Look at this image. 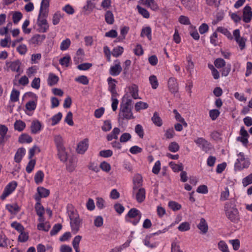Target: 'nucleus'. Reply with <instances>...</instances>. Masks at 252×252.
<instances>
[{"instance_id":"nucleus-1","label":"nucleus","mask_w":252,"mask_h":252,"mask_svg":"<svg viewBox=\"0 0 252 252\" xmlns=\"http://www.w3.org/2000/svg\"><path fill=\"white\" fill-rule=\"evenodd\" d=\"M133 101L126 95L122 98V102L120 104V112L118 115L119 121L120 120L133 119L135 117L132 112Z\"/></svg>"},{"instance_id":"nucleus-2","label":"nucleus","mask_w":252,"mask_h":252,"mask_svg":"<svg viewBox=\"0 0 252 252\" xmlns=\"http://www.w3.org/2000/svg\"><path fill=\"white\" fill-rule=\"evenodd\" d=\"M49 2L48 1L42 0L41 3L37 24L41 28V31L42 32H46L49 29V25L46 18L48 16Z\"/></svg>"},{"instance_id":"nucleus-3","label":"nucleus","mask_w":252,"mask_h":252,"mask_svg":"<svg viewBox=\"0 0 252 252\" xmlns=\"http://www.w3.org/2000/svg\"><path fill=\"white\" fill-rule=\"evenodd\" d=\"M69 217L72 232L75 234L80 230V227L82 223V220L80 218L79 215L76 211H70Z\"/></svg>"},{"instance_id":"nucleus-4","label":"nucleus","mask_w":252,"mask_h":252,"mask_svg":"<svg viewBox=\"0 0 252 252\" xmlns=\"http://www.w3.org/2000/svg\"><path fill=\"white\" fill-rule=\"evenodd\" d=\"M224 209L228 219L232 222H237L239 220V213L237 209L229 203H227L225 204Z\"/></svg>"},{"instance_id":"nucleus-5","label":"nucleus","mask_w":252,"mask_h":252,"mask_svg":"<svg viewBox=\"0 0 252 252\" xmlns=\"http://www.w3.org/2000/svg\"><path fill=\"white\" fill-rule=\"evenodd\" d=\"M35 199L37 201L35 205V210L37 215L39 216L38 221L39 222H44L45 220L44 217L45 213L44 208L40 203V198L39 197H35Z\"/></svg>"},{"instance_id":"nucleus-6","label":"nucleus","mask_w":252,"mask_h":252,"mask_svg":"<svg viewBox=\"0 0 252 252\" xmlns=\"http://www.w3.org/2000/svg\"><path fill=\"white\" fill-rule=\"evenodd\" d=\"M126 217H128L129 218H134L135 219L133 221H130V222L133 225H135L139 221L141 217V214L139 210L136 208H133L129 210L126 216Z\"/></svg>"},{"instance_id":"nucleus-7","label":"nucleus","mask_w":252,"mask_h":252,"mask_svg":"<svg viewBox=\"0 0 252 252\" xmlns=\"http://www.w3.org/2000/svg\"><path fill=\"white\" fill-rule=\"evenodd\" d=\"M17 186V183L15 181H12L9 183L5 188L4 191L0 197L1 200H4L5 198L10 194L16 189Z\"/></svg>"},{"instance_id":"nucleus-8","label":"nucleus","mask_w":252,"mask_h":252,"mask_svg":"<svg viewBox=\"0 0 252 252\" xmlns=\"http://www.w3.org/2000/svg\"><path fill=\"white\" fill-rule=\"evenodd\" d=\"M107 81L109 86L108 90L110 92L111 96H118L119 94L116 91V85L115 84L116 83H117V81L110 77L107 79Z\"/></svg>"},{"instance_id":"nucleus-9","label":"nucleus","mask_w":252,"mask_h":252,"mask_svg":"<svg viewBox=\"0 0 252 252\" xmlns=\"http://www.w3.org/2000/svg\"><path fill=\"white\" fill-rule=\"evenodd\" d=\"M252 18V11L251 6L246 5L243 10V20L244 22L248 23L251 22Z\"/></svg>"},{"instance_id":"nucleus-10","label":"nucleus","mask_w":252,"mask_h":252,"mask_svg":"<svg viewBox=\"0 0 252 252\" xmlns=\"http://www.w3.org/2000/svg\"><path fill=\"white\" fill-rule=\"evenodd\" d=\"M21 63L19 60H16L13 62H9L6 63V65L12 71L20 73V66Z\"/></svg>"},{"instance_id":"nucleus-11","label":"nucleus","mask_w":252,"mask_h":252,"mask_svg":"<svg viewBox=\"0 0 252 252\" xmlns=\"http://www.w3.org/2000/svg\"><path fill=\"white\" fill-rule=\"evenodd\" d=\"M133 188H132V193H134L138 188H139L142 185V177L139 174L135 175L133 179Z\"/></svg>"},{"instance_id":"nucleus-12","label":"nucleus","mask_w":252,"mask_h":252,"mask_svg":"<svg viewBox=\"0 0 252 252\" xmlns=\"http://www.w3.org/2000/svg\"><path fill=\"white\" fill-rule=\"evenodd\" d=\"M88 139L87 138L84 139L78 144L76 149L77 152L80 154H84L88 148Z\"/></svg>"},{"instance_id":"nucleus-13","label":"nucleus","mask_w":252,"mask_h":252,"mask_svg":"<svg viewBox=\"0 0 252 252\" xmlns=\"http://www.w3.org/2000/svg\"><path fill=\"white\" fill-rule=\"evenodd\" d=\"M168 86L172 93H176L178 92V84L175 78L171 77L169 79Z\"/></svg>"},{"instance_id":"nucleus-14","label":"nucleus","mask_w":252,"mask_h":252,"mask_svg":"<svg viewBox=\"0 0 252 252\" xmlns=\"http://www.w3.org/2000/svg\"><path fill=\"white\" fill-rule=\"evenodd\" d=\"M46 35L44 34H36L33 35L29 40L30 44L34 45H40L44 40Z\"/></svg>"},{"instance_id":"nucleus-15","label":"nucleus","mask_w":252,"mask_h":252,"mask_svg":"<svg viewBox=\"0 0 252 252\" xmlns=\"http://www.w3.org/2000/svg\"><path fill=\"white\" fill-rule=\"evenodd\" d=\"M134 193H135V197L138 203H142L143 202L145 199V189L144 188H138V189H137Z\"/></svg>"},{"instance_id":"nucleus-16","label":"nucleus","mask_w":252,"mask_h":252,"mask_svg":"<svg viewBox=\"0 0 252 252\" xmlns=\"http://www.w3.org/2000/svg\"><path fill=\"white\" fill-rule=\"evenodd\" d=\"M122 71V67L120 65V62L118 61V63L115 64L114 65L112 66L109 70V73L112 76L118 75Z\"/></svg>"},{"instance_id":"nucleus-17","label":"nucleus","mask_w":252,"mask_h":252,"mask_svg":"<svg viewBox=\"0 0 252 252\" xmlns=\"http://www.w3.org/2000/svg\"><path fill=\"white\" fill-rule=\"evenodd\" d=\"M41 124L38 120L33 121L31 124V130L33 134H36L41 130Z\"/></svg>"},{"instance_id":"nucleus-18","label":"nucleus","mask_w":252,"mask_h":252,"mask_svg":"<svg viewBox=\"0 0 252 252\" xmlns=\"http://www.w3.org/2000/svg\"><path fill=\"white\" fill-rule=\"evenodd\" d=\"M197 227L203 234H206L208 231V226L207 223L203 218L200 219V222L197 224Z\"/></svg>"},{"instance_id":"nucleus-19","label":"nucleus","mask_w":252,"mask_h":252,"mask_svg":"<svg viewBox=\"0 0 252 252\" xmlns=\"http://www.w3.org/2000/svg\"><path fill=\"white\" fill-rule=\"evenodd\" d=\"M76 165V158L75 157H72L69 158L68 162L66 164V169L69 172L73 171Z\"/></svg>"},{"instance_id":"nucleus-20","label":"nucleus","mask_w":252,"mask_h":252,"mask_svg":"<svg viewBox=\"0 0 252 252\" xmlns=\"http://www.w3.org/2000/svg\"><path fill=\"white\" fill-rule=\"evenodd\" d=\"M120 129L118 127H115L112 131L107 136L108 141H111L113 139H117L118 135L120 132Z\"/></svg>"},{"instance_id":"nucleus-21","label":"nucleus","mask_w":252,"mask_h":252,"mask_svg":"<svg viewBox=\"0 0 252 252\" xmlns=\"http://www.w3.org/2000/svg\"><path fill=\"white\" fill-rule=\"evenodd\" d=\"M32 141V137L27 133H23L18 138V141L20 143H30Z\"/></svg>"},{"instance_id":"nucleus-22","label":"nucleus","mask_w":252,"mask_h":252,"mask_svg":"<svg viewBox=\"0 0 252 252\" xmlns=\"http://www.w3.org/2000/svg\"><path fill=\"white\" fill-rule=\"evenodd\" d=\"M59 79V77L56 75L50 73L48 78V84L50 86H53L57 84Z\"/></svg>"},{"instance_id":"nucleus-23","label":"nucleus","mask_w":252,"mask_h":252,"mask_svg":"<svg viewBox=\"0 0 252 252\" xmlns=\"http://www.w3.org/2000/svg\"><path fill=\"white\" fill-rule=\"evenodd\" d=\"M25 150L24 148H20L18 149L14 157V160L16 162H20L25 154Z\"/></svg>"},{"instance_id":"nucleus-24","label":"nucleus","mask_w":252,"mask_h":252,"mask_svg":"<svg viewBox=\"0 0 252 252\" xmlns=\"http://www.w3.org/2000/svg\"><path fill=\"white\" fill-rule=\"evenodd\" d=\"M14 127L15 130L21 132L26 127V124L22 120H16L14 124Z\"/></svg>"},{"instance_id":"nucleus-25","label":"nucleus","mask_w":252,"mask_h":252,"mask_svg":"<svg viewBox=\"0 0 252 252\" xmlns=\"http://www.w3.org/2000/svg\"><path fill=\"white\" fill-rule=\"evenodd\" d=\"M58 155L59 158L60 160L63 162H65L67 158V154L65 151V148L63 147L61 148H58Z\"/></svg>"},{"instance_id":"nucleus-26","label":"nucleus","mask_w":252,"mask_h":252,"mask_svg":"<svg viewBox=\"0 0 252 252\" xmlns=\"http://www.w3.org/2000/svg\"><path fill=\"white\" fill-rule=\"evenodd\" d=\"M105 20L106 22L110 25L113 24L114 22V17L112 12L107 10L105 14Z\"/></svg>"},{"instance_id":"nucleus-27","label":"nucleus","mask_w":252,"mask_h":252,"mask_svg":"<svg viewBox=\"0 0 252 252\" xmlns=\"http://www.w3.org/2000/svg\"><path fill=\"white\" fill-rule=\"evenodd\" d=\"M152 121L158 126H161L162 125V121L157 112L154 113L153 116L152 118Z\"/></svg>"},{"instance_id":"nucleus-28","label":"nucleus","mask_w":252,"mask_h":252,"mask_svg":"<svg viewBox=\"0 0 252 252\" xmlns=\"http://www.w3.org/2000/svg\"><path fill=\"white\" fill-rule=\"evenodd\" d=\"M37 191L39 195V197L41 199V197H46L50 194V190L48 189L44 188V187H39L37 188Z\"/></svg>"},{"instance_id":"nucleus-29","label":"nucleus","mask_w":252,"mask_h":252,"mask_svg":"<svg viewBox=\"0 0 252 252\" xmlns=\"http://www.w3.org/2000/svg\"><path fill=\"white\" fill-rule=\"evenodd\" d=\"M6 208L11 214H16L20 211V208L17 204H8L6 206Z\"/></svg>"},{"instance_id":"nucleus-30","label":"nucleus","mask_w":252,"mask_h":252,"mask_svg":"<svg viewBox=\"0 0 252 252\" xmlns=\"http://www.w3.org/2000/svg\"><path fill=\"white\" fill-rule=\"evenodd\" d=\"M129 89L130 93L133 98L135 99H137L138 98V90L137 86L136 85L133 84L129 87Z\"/></svg>"},{"instance_id":"nucleus-31","label":"nucleus","mask_w":252,"mask_h":252,"mask_svg":"<svg viewBox=\"0 0 252 252\" xmlns=\"http://www.w3.org/2000/svg\"><path fill=\"white\" fill-rule=\"evenodd\" d=\"M144 4L150 7L153 10H156L158 9V6L154 0H146Z\"/></svg>"},{"instance_id":"nucleus-32","label":"nucleus","mask_w":252,"mask_h":252,"mask_svg":"<svg viewBox=\"0 0 252 252\" xmlns=\"http://www.w3.org/2000/svg\"><path fill=\"white\" fill-rule=\"evenodd\" d=\"M169 165L174 172L182 171L184 169L183 165L182 163L179 164H177L174 162L171 161L169 163Z\"/></svg>"},{"instance_id":"nucleus-33","label":"nucleus","mask_w":252,"mask_h":252,"mask_svg":"<svg viewBox=\"0 0 252 252\" xmlns=\"http://www.w3.org/2000/svg\"><path fill=\"white\" fill-rule=\"evenodd\" d=\"M146 36L150 40L151 39V29L150 27H146L142 29L141 32V36Z\"/></svg>"},{"instance_id":"nucleus-34","label":"nucleus","mask_w":252,"mask_h":252,"mask_svg":"<svg viewBox=\"0 0 252 252\" xmlns=\"http://www.w3.org/2000/svg\"><path fill=\"white\" fill-rule=\"evenodd\" d=\"M44 178V173L41 171H38L34 176V181L37 184H38L42 182Z\"/></svg>"},{"instance_id":"nucleus-35","label":"nucleus","mask_w":252,"mask_h":252,"mask_svg":"<svg viewBox=\"0 0 252 252\" xmlns=\"http://www.w3.org/2000/svg\"><path fill=\"white\" fill-rule=\"evenodd\" d=\"M138 11L140 14L142 15L143 17L145 18H149L150 17L149 12L144 8L142 7L141 6L138 5L136 7Z\"/></svg>"},{"instance_id":"nucleus-36","label":"nucleus","mask_w":252,"mask_h":252,"mask_svg":"<svg viewBox=\"0 0 252 252\" xmlns=\"http://www.w3.org/2000/svg\"><path fill=\"white\" fill-rule=\"evenodd\" d=\"M124 52V48L121 46L114 48L112 52V55L115 57H118L121 55Z\"/></svg>"},{"instance_id":"nucleus-37","label":"nucleus","mask_w":252,"mask_h":252,"mask_svg":"<svg viewBox=\"0 0 252 252\" xmlns=\"http://www.w3.org/2000/svg\"><path fill=\"white\" fill-rule=\"evenodd\" d=\"M75 81L82 84L83 85H88L89 84V79L85 75H81L75 79Z\"/></svg>"},{"instance_id":"nucleus-38","label":"nucleus","mask_w":252,"mask_h":252,"mask_svg":"<svg viewBox=\"0 0 252 252\" xmlns=\"http://www.w3.org/2000/svg\"><path fill=\"white\" fill-rule=\"evenodd\" d=\"M214 63L215 66L218 68L224 67L226 63L225 61L222 58H218L216 59Z\"/></svg>"},{"instance_id":"nucleus-39","label":"nucleus","mask_w":252,"mask_h":252,"mask_svg":"<svg viewBox=\"0 0 252 252\" xmlns=\"http://www.w3.org/2000/svg\"><path fill=\"white\" fill-rule=\"evenodd\" d=\"M148 107V104L147 103L142 101H139L135 105V109L136 111H139L141 109H145Z\"/></svg>"},{"instance_id":"nucleus-40","label":"nucleus","mask_w":252,"mask_h":252,"mask_svg":"<svg viewBox=\"0 0 252 252\" xmlns=\"http://www.w3.org/2000/svg\"><path fill=\"white\" fill-rule=\"evenodd\" d=\"M20 92L18 90L13 89L10 95V100L12 102H16L19 100Z\"/></svg>"},{"instance_id":"nucleus-41","label":"nucleus","mask_w":252,"mask_h":252,"mask_svg":"<svg viewBox=\"0 0 252 252\" xmlns=\"http://www.w3.org/2000/svg\"><path fill=\"white\" fill-rule=\"evenodd\" d=\"M168 206L171 209L174 211H178L181 208V205L174 201H169L168 203Z\"/></svg>"},{"instance_id":"nucleus-42","label":"nucleus","mask_w":252,"mask_h":252,"mask_svg":"<svg viewBox=\"0 0 252 252\" xmlns=\"http://www.w3.org/2000/svg\"><path fill=\"white\" fill-rule=\"evenodd\" d=\"M71 44V42L69 39L66 38V39L63 40L60 46V49L62 51H64L67 49L70 46Z\"/></svg>"},{"instance_id":"nucleus-43","label":"nucleus","mask_w":252,"mask_h":252,"mask_svg":"<svg viewBox=\"0 0 252 252\" xmlns=\"http://www.w3.org/2000/svg\"><path fill=\"white\" fill-rule=\"evenodd\" d=\"M62 225L60 223H57L55 224L50 231V235L54 236L56 235L62 229Z\"/></svg>"},{"instance_id":"nucleus-44","label":"nucleus","mask_w":252,"mask_h":252,"mask_svg":"<svg viewBox=\"0 0 252 252\" xmlns=\"http://www.w3.org/2000/svg\"><path fill=\"white\" fill-rule=\"evenodd\" d=\"M149 81L154 89H156L158 86V83L157 77L155 75H152L149 77Z\"/></svg>"},{"instance_id":"nucleus-45","label":"nucleus","mask_w":252,"mask_h":252,"mask_svg":"<svg viewBox=\"0 0 252 252\" xmlns=\"http://www.w3.org/2000/svg\"><path fill=\"white\" fill-rule=\"evenodd\" d=\"M62 118V114L61 112H59L56 115L52 117V125L55 126L61 121Z\"/></svg>"},{"instance_id":"nucleus-46","label":"nucleus","mask_w":252,"mask_h":252,"mask_svg":"<svg viewBox=\"0 0 252 252\" xmlns=\"http://www.w3.org/2000/svg\"><path fill=\"white\" fill-rule=\"evenodd\" d=\"M218 248L222 252H229L227 244L223 241H220L219 242Z\"/></svg>"},{"instance_id":"nucleus-47","label":"nucleus","mask_w":252,"mask_h":252,"mask_svg":"<svg viewBox=\"0 0 252 252\" xmlns=\"http://www.w3.org/2000/svg\"><path fill=\"white\" fill-rule=\"evenodd\" d=\"M70 57L69 55H66L65 57L61 58L59 62L62 65H64L66 67L69 66V63L70 61Z\"/></svg>"},{"instance_id":"nucleus-48","label":"nucleus","mask_w":252,"mask_h":252,"mask_svg":"<svg viewBox=\"0 0 252 252\" xmlns=\"http://www.w3.org/2000/svg\"><path fill=\"white\" fill-rule=\"evenodd\" d=\"M54 141L57 149L64 147L63 145V138L60 135L55 136Z\"/></svg>"},{"instance_id":"nucleus-49","label":"nucleus","mask_w":252,"mask_h":252,"mask_svg":"<svg viewBox=\"0 0 252 252\" xmlns=\"http://www.w3.org/2000/svg\"><path fill=\"white\" fill-rule=\"evenodd\" d=\"M29 239V234L28 232L23 231L20 232V234L18 237V241L20 242H25Z\"/></svg>"},{"instance_id":"nucleus-50","label":"nucleus","mask_w":252,"mask_h":252,"mask_svg":"<svg viewBox=\"0 0 252 252\" xmlns=\"http://www.w3.org/2000/svg\"><path fill=\"white\" fill-rule=\"evenodd\" d=\"M36 161L35 159H32L29 162L26 168V170L28 173H31L35 165Z\"/></svg>"},{"instance_id":"nucleus-51","label":"nucleus","mask_w":252,"mask_h":252,"mask_svg":"<svg viewBox=\"0 0 252 252\" xmlns=\"http://www.w3.org/2000/svg\"><path fill=\"white\" fill-rule=\"evenodd\" d=\"M23 15L20 12H15L13 14L12 19L14 24H17L18 22L22 19Z\"/></svg>"},{"instance_id":"nucleus-52","label":"nucleus","mask_w":252,"mask_h":252,"mask_svg":"<svg viewBox=\"0 0 252 252\" xmlns=\"http://www.w3.org/2000/svg\"><path fill=\"white\" fill-rule=\"evenodd\" d=\"M168 150L172 152H176L179 150V145L176 142H172L169 145Z\"/></svg>"},{"instance_id":"nucleus-53","label":"nucleus","mask_w":252,"mask_h":252,"mask_svg":"<svg viewBox=\"0 0 252 252\" xmlns=\"http://www.w3.org/2000/svg\"><path fill=\"white\" fill-rule=\"evenodd\" d=\"M178 228L180 231H188L190 229V224L188 222H184L180 224Z\"/></svg>"},{"instance_id":"nucleus-54","label":"nucleus","mask_w":252,"mask_h":252,"mask_svg":"<svg viewBox=\"0 0 252 252\" xmlns=\"http://www.w3.org/2000/svg\"><path fill=\"white\" fill-rule=\"evenodd\" d=\"M242 184L243 186L245 187L252 184V173L250 174L243 179Z\"/></svg>"},{"instance_id":"nucleus-55","label":"nucleus","mask_w":252,"mask_h":252,"mask_svg":"<svg viewBox=\"0 0 252 252\" xmlns=\"http://www.w3.org/2000/svg\"><path fill=\"white\" fill-rule=\"evenodd\" d=\"M135 131L140 138H143L144 130L142 126L138 124L136 125L135 127Z\"/></svg>"},{"instance_id":"nucleus-56","label":"nucleus","mask_w":252,"mask_h":252,"mask_svg":"<svg viewBox=\"0 0 252 252\" xmlns=\"http://www.w3.org/2000/svg\"><path fill=\"white\" fill-rule=\"evenodd\" d=\"M150 237H151L150 236H148V235L146 236L145 238L144 239V240L143 241L144 245L145 246H146L147 247L150 248H156L157 246L156 243H154L153 244L150 243Z\"/></svg>"},{"instance_id":"nucleus-57","label":"nucleus","mask_w":252,"mask_h":252,"mask_svg":"<svg viewBox=\"0 0 252 252\" xmlns=\"http://www.w3.org/2000/svg\"><path fill=\"white\" fill-rule=\"evenodd\" d=\"M179 22L183 25H189L191 24L189 18L187 16L184 15H181L179 17Z\"/></svg>"},{"instance_id":"nucleus-58","label":"nucleus","mask_w":252,"mask_h":252,"mask_svg":"<svg viewBox=\"0 0 252 252\" xmlns=\"http://www.w3.org/2000/svg\"><path fill=\"white\" fill-rule=\"evenodd\" d=\"M73 115L71 112L69 111L67 113V115L65 118L64 121L69 126H73L74 124L72 120Z\"/></svg>"},{"instance_id":"nucleus-59","label":"nucleus","mask_w":252,"mask_h":252,"mask_svg":"<svg viewBox=\"0 0 252 252\" xmlns=\"http://www.w3.org/2000/svg\"><path fill=\"white\" fill-rule=\"evenodd\" d=\"M36 107V104L33 100L30 101L26 104V108L29 111L34 110Z\"/></svg>"},{"instance_id":"nucleus-60","label":"nucleus","mask_w":252,"mask_h":252,"mask_svg":"<svg viewBox=\"0 0 252 252\" xmlns=\"http://www.w3.org/2000/svg\"><path fill=\"white\" fill-rule=\"evenodd\" d=\"M229 196V189L227 187L225 188L224 190L221 192L220 199L221 201H225L227 199Z\"/></svg>"},{"instance_id":"nucleus-61","label":"nucleus","mask_w":252,"mask_h":252,"mask_svg":"<svg viewBox=\"0 0 252 252\" xmlns=\"http://www.w3.org/2000/svg\"><path fill=\"white\" fill-rule=\"evenodd\" d=\"M135 55L139 56L143 54V49L141 45L138 44L136 45L135 48L133 50Z\"/></svg>"},{"instance_id":"nucleus-62","label":"nucleus","mask_w":252,"mask_h":252,"mask_svg":"<svg viewBox=\"0 0 252 252\" xmlns=\"http://www.w3.org/2000/svg\"><path fill=\"white\" fill-rule=\"evenodd\" d=\"M101 128L102 130L104 131H109L112 128V125L110 120L104 121V125Z\"/></svg>"},{"instance_id":"nucleus-63","label":"nucleus","mask_w":252,"mask_h":252,"mask_svg":"<svg viewBox=\"0 0 252 252\" xmlns=\"http://www.w3.org/2000/svg\"><path fill=\"white\" fill-rule=\"evenodd\" d=\"M220 111L217 109H213L209 111V115L212 120H215L219 116Z\"/></svg>"},{"instance_id":"nucleus-64","label":"nucleus","mask_w":252,"mask_h":252,"mask_svg":"<svg viewBox=\"0 0 252 252\" xmlns=\"http://www.w3.org/2000/svg\"><path fill=\"white\" fill-rule=\"evenodd\" d=\"M92 66V64L91 63H86L79 64L77 66V68L81 70H86L89 69Z\"/></svg>"}]
</instances>
